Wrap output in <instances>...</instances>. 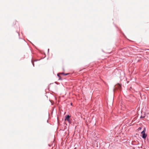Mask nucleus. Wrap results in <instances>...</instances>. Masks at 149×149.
Wrapping results in <instances>:
<instances>
[{"label":"nucleus","mask_w":149,"mask_h":149,"mask_svg":"<svg viewBox=\"0 0 149 149\" xmlns=\"http://www.w3.org/2000/svg\"><path fill=\"white\" fill-rule=\"evenodd\" d=\"M133 149H134V147H132Z\"/></svg>","instance_id":"6"},{"label":"nucleus","mask_w":149,"mask_h":149,"mask_svg":"<svg viewBox=\"0 0 149 149\" xmlns=\"http://www.w3.org/2000/svg\"><path fill=\"white\" fill-rule=\"evenodd\" d=\"M31 62H32V64L33 66H34V63L33 62V61H32Z\"/></svg>","instance_id":"5"},{"label":"nucleus","mask_w":149,"mask_h":149,"mask_svg":"<svg viewBox=\"0 0 149 149\" xmlns=\"http://www.w3.org/2000/svg\"><path fill=\"white\" fill-rule=\"evenodd\" d=\"M115 89H118L120 91L121 90V85L119 84H118L117 85H116L115 86Z\"/></svg>","instance_id":"1"},{"label":"nucleus","mask_w":149,"mask_h":149,"mask_svg":"<svg viewBox=\"0 0 149 149\" xmlns=\"http://www.w3.org/2000/svg\"><path fill=\"white\" fill-rule=\"evenodd\" d=\"M70 118V116L69 115H66L65 116V120L67 121L68 122L69 121V118Z\"/></svg>","instance_id":"3"},{"label":"nucleus","mask_w":149,"mask_h":149,"mask_svg":"<svg viewBox=\"0 0 149 149\" xmlns=\"http://www.w3.org/2000/svg\"><path fill=\"white\" fill-rule=\"evenodd\" d=\"M141 133L142 134V137L143 138L145 139L146 138L147 136V135L145 134V132L144 130L142 131Z\"/></svg>","instance_id":"2"},{"label":"nucleus","mask_w":149,"mask_h":149,"mask_svg":"<svg viewBox=\"0 0 149 149\" xmlns=\"http://www.w3.org/2000/svg\"><path fill=\"white\" fill-rule=\"evenodd\" d=\"M61 74H64V75H68L69 74L68 73H67V74H64V73H61Z\"/></svg>","instance_id":"4"},{"label":"nucleus","mask_w":149,"mask_h":149,"mask_svg":"<svg viewBox=\"0 0 149 149\" xmlns=\"http://www.w3.org/2000/svg\"><path fill=\"white\" fill-rule=\"evenodd\" d=\"M49 49H48V52H49Z\"/></svg>","instance_id":"8"},{"label":"nucleus","mask_w":149,"mask_h":149,"mask_svg":"<svg viewBox=\"0 0 149 149\" xmlns=\"http://www.w3.org/2000/svg\"><path fill=\"white\" fill-rule=\"evenodd\" d=\"M57 76H59V75H58V74H57Z\"/></svg>","instance_id":"7"}]
</instances>
